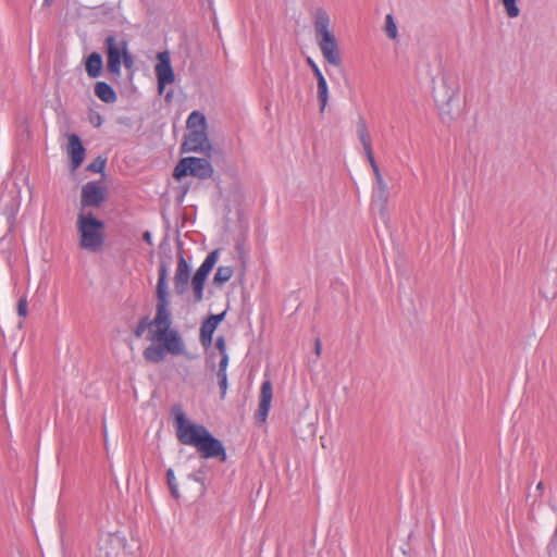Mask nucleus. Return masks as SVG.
Returning a JSON list of instances; mask_svg holds the SVG:
<instances>
[{"mask_svg": "<svg viewBox=\"0 0 557 557\" xmlns=\"http://www.w3.org/2000/svg\"><path fill=\"white\" fill-rule=\"evenodd\" d=\"M171 413L176 437L181 444L195 447L201 458L226 461L227 454L223 443L214 437L205 425L190 422L181 405H174Z\"/></svg>", "mask_w": 557, "mask_h": 557, "instance_id": "obj_1", "label": "nucleus"}, {"mask_svg": "<svg viewBox=\"0 0 557 557\" xmlns=\"http://www.w3.org/2000/svg\"><path fill=\"white\" fill-rule=\"evenodd\" d=\"M104 227V222L92 212L79 210L76 221L79 248L88 252L101 251L106 242Z\"/></svg>", "mask_w": 557, "mask_h": 557, "instance_id": "obj_2", "label": "nucleus"}, {"mask_svg": "<svg viewBox=\"0 0 557 557\" xmlns=\"http://www.w3.org/2000/svg\"><path fill=\"white\" fill-rule=\"evenodd\" d=\"M330 15L327 12L318 8L314 12V33L318 46L325 61L334 66L342 64L341 52L335 35L329 29Z\"/></svg>", "mask_w": 557, "mask_h": 557, "instance_id": "obj_3", "label": "nucleus"}, {"mask_svg": "<svg viewBox=\"0 0 557 557\" xmlns=\"http://www.w3.org/2000/svg\"><path fill=\"white\" fill-rule=\"evenodd\" d=\"M158 283H157V306H156V315L153 318L152 324L156 330H164L171 327L172 325V314L170 310V300H169V292H168V275H169V263L165 261H161L158 271Z\"/></svg>", "mask_w": 557, "mask_h": 557, "instance_id": "obj_4", "label": "nucleus"}, {"mask_svg": "<svg viewBox=\"0 0 557 557\" xmlns=\"http://www.w3.org/2000/svg\"><path fill=\"white\" fill-rule=\"evenodd\" d=\"M458 83L446 75L442 77V85L433 89L434 100L440 106L444 122L453 121L459 114Z\"/></svg>", "mask_w": 557, "mask_h": 557, "instance_id": "obj_5", "label": "nucleus"}, {"mask_svg": "<svg viewBox=\"0 0 557 557\" xmlns=\"http://www.w3.org/2000/svg\"><path fill=\"white\" fill-rule=\"evenodd\" d=\"M213 166L205 158L186 157L176 164L173 176L181 181L187 175L195 176L200 180L210 178L213 175Z\"/></svg>", "mask_w": 557, "mask_h": 557, "instance_id": "obj_6", "label": "nucleus"}, {"mask_svg": "<svg viewBox=\"0 0 557 557\" xmlns=\"http://www.w3.org/2000/svg\"><path fill=\"white\" fill-rule=\"evenodd\" d=\"M106 54H107V71L111 75H121L122 57L127 50V41L121 38L120 40L115 35L110 34L104 40Z\"/></svg>", "mask_w": 557, "mask_h": 557, "instance_id": "obj_7", "label": "nucleus"}, {"mask_svg": "<svg viewBox=\"0 0 557 557\" xmlns=\"http://www.w3.org/2000/svg\"><path fill=\"white\" fill-rule=\"evenodd\" d=\"M150 341L162 343L166 352L178 356L184 355L186 347L184 341L177 330L168 329L151 331L147 337Z\"/></svg>", "mask_w": 557, "mask_h": 557, "instance_id": "obj_8", "label": "nucleus"}, {"mask_svg": "<svg viewBox=\"0 0 557 557\" xmlns=\"http://www.w3.org/2000/svg\"><path fill=\"white\" fill-rule=\"evenodd\" d=\"M219 250L211 251L198 268L191 278V286L194 292L195 302H200L203 299V287L209 273L214 268L218 260Z\"/></svg>", "mask_w": 557, "mask_h": 557, "instance_id": "obj_9", "label": "nucleus"}, {"mask_svg": "<svg viewBox=\"0 0 557 557\" xmlns=\"http://www.w3.org/2000/svg\"><path fill=\"white\" fill-rule=\"evenodd\" d=\"M375 177V188L373 190L372 195V203L374 207H376L380 211V214L385 218L386 215V206L389 198V190L386 185V183L383 180V176L381 174L380 168L376 163V161L369 162Z\"/></svg>", "mask_w": 557, "mask_h": 557, "instance_id": "obj_10", "label": "nucleus"}, {"mask_svg": "<svg viewBox=\"0 0 557 557\" xmlns=\"http://www.w3.org/2000/svg\"><path fill=\"white\" fill-rule=\"evenodd\" d=\"M107 199V189L97 182H88L82 187L81 210L100 208Z\"/></svg>", "mask_w": 557, "mask_h": 557, "instance_id": "obj_11", "label": "nucleus"}, {"mask_svg": "<svg viewBox=\"0 0 557 557\" xmlns=\"http://www.w3.org/2000/svg\"><path fill=\"white\" fill-rule=\"evenodd\" d=\"M182 152H199L209 154L212 146L207 132H187L182 144Z\"/></svg>", "mask_w": 557, "mask_h": 557, "instance_id": "obj_12", "label": "nucleus"}, {"mask_svg": "<svg viewBox=\"0 0 557 557\" xmlns=\"http://www.w3.org/2000/svg\"><path fill=\"white\" fill-rule=\"evenodd\" d=\"M156 75L158 79L159 92L162 94L165 85L172 84L175 79V75L171 65L170 54L168 51H163L158 54Z\"/></svg>", "mask_w": 557, "mask_h": 557, "instance_id": "obj_13", "label": "nucleus"}, {"mask_svg": "<svg viewBox=\"0 0 557 557\" xmlns=\"http://www.w3.org/2000/svg\"><path fill=\"white\" fill-rule=\"evenodd\" d=\"M190 267L184 257L183 249L177 251V267L174 275V289L177 295H184L188 289Z\"/></svg>", "mask_w": 557, "mask_h": 557, "instance_id": "obj_14", "label": "nucleus"}, {"mask_svg": "<svg viewBox=\"0 0 557 557\" xmlns=\"http://www.w3.org/2000/svg\"><path fill=\"white\" fill-rule=\"evenodd\" d=\"M272 397H273L272 383L270 380H265L261 384L260 401H259L258 409L255 413V419L258 424H262L265 422L269 411H270Z\"/></svg>", "mask_w": 557, "mask_h": 557, "instance_id": "obj_15", "label": "nucleus"}, {"mask_svg": "<svg viewBox=\"0 0 557 557\" xmlns=\"http://www.w3.org/2000/svg\"><path fill=\"white\" fill-rule=\"evenodd\" d=\"M85 148L78 135L72 134L69 136V156L73 169H77L84 161Z\"/></svg>", "mask_w": 557, "mask_h": 557, "instance_id": "obj_16", "label": "nucleus"}, {"mask_svg": "<svg viewBox=\"0 0 557 557\" xmlns=\"http://www.w3.org/2000/svg\"><path fill=\"white\" fill-rule=\"evenodd\" d=\"M357 133H358V137L362 144L363 151L367 156L368 161L369 162L374 161L375 159H374V156L372 152L370 134L368 132L367 123H366L364 119L361 116L359 117V120L357 122Z\"/></svg>", "mask_w": 557, "mask_h": 557, "instance_id": "obj_17", "label": "nucleus"}, {"mask_svg": "<svg viewBox=\"0 0 557 557\" xmlns=\"http://www.w3.org/2000/svg\"><path fill=\"white\" fill-rule=\"evenodd\" d=\"M20 209V201L16 198H11L3 208L2 216L5 220L7 232L10 233L14 230L16 222V214Z\"/></svg>", "mask_w": 557, "mask_h": 557, "instance_id": "obj_18", "label": "nucleus"}, {"mask_svg": "<svg viewBox=\"0 0 557 557\" xmlns=\"http://www.w3.org/2000/svg\"><path fill=\"white\" fill-rule=\"evenodd\" d=\"M103 66L102 57L99 52H91L85 61V70L90 78L100 76Z\"/></svg>", "mask_w": 557, "mask_h": 557, "instance_id": "obj_19", "label": "nucleus"}, {"mask_svg": "<svg viewBox=\"0 0 557 557\" xmlns=\"http://www.w3.org/2000/svg\"><path fill=\"white\" fill-rule=\"evenodd\" d=\"M166 354L163 345L151 344L144 349L143 357L149 363H160L165 359Z\"/></svg>", "mask_w": 557, "mask_h": 557, "instance_id": "obj_20", "label": "nucleus"}, {"mask_svg": "<svg viewBox=\"0 0 557 557\" xmlns=\"http://www.w3.org/2000/svg\"><path fill=\"white\" fill-rule=\"evenodd\" d=\"M95 95L106 103H113L117 99L115 90L106 82L95 84Z\"/></svg>", "mask_w": 557, "mask_h": 557, "instance_id": "obj_21", "label": "nucleus"}, {"mask_svg": "<svg viewBox=\"0 0 557 557\" xmlns=\"http://www.w3.org/2000/svg\"><path fill=\"white\" fill-rule=\"evenodd\" d=\"M207 120L203 113L200 111H193L186 122L188 132H207Z\"/></svg>", "mask_w": 557, "mask_h": 557, "instance_id": "obj_22", "label": "nucleus"}, {"mask_svg": "<svg viewBox=\"0 0 557 557\" xmlns=\"http://www.w3.org/2000/svg\"><path fill=\"white\" fill-rule=\"evenodd\" d=\"M317 94L320 102V112H323L329 101V88L325 77H319L317 79Z\"/></svg>", "mask_w": 557, "mask_h": 557, "instance_id": "obj_23", "label": "nucleus"}, {"mask_svg": "<svg viewBox=\"0 0 557 557\" xmlns=\"http://www.w3.org/2000/svg\"><path fill=\"white\" fill-rule=\"evenodd\" d=\"M216 326L211 324L208 320H205L200 326V343L203 347H208L212 343V336Z\"/></svg>", "mask_w": 557, "mask_h": 557, "instance_id": "obj_24", "label": "nucleus"}, {"mask_svg": "<svg viewBox=\"0 0 557 557\" xmlns=\"http://www.w3.org/2000/svg\"><path fill=\"white\" fill-rule=\"evenodd\" d=\"M234 274V270L232 267H219L213 277V284L216 286H222L224 283L228 282Z\"/></svg>", "mask_w": 557, "mask_h": 557, "instance_id": "obj_25", "label": "nucleus"}, {"mask_svg": "<svg viewBox=\"0 0 557 557\" xmlns=\"http://www.w3.org/2000/svg\"><path fill=\"white\" fill-rule=\"evenodd\" d=\"M504 7V10L508 17L515 18L520 14V9L517 5L518 0H500Z\"/></svg>", "mask_w": 557, "mask_h": 557, "instance_id": "obj_26", "label": "nucleus"}, {"mask_svg": "<svg viewBox=\"0 0 557 557\" xmlns=\"http://www.w3.org/2000/svg\"><path fill=\"white\" fill-rule=\"evenodd\" d=\"M152 326H153L152 321L149 319L148 315H145L139 319V321L134 330V335L137 338H140L144 335V333L146 332V330L151 329Z\"/></svg>", "mask_w": 557, "mask_h": 557, "instance_id": "obj_27", "label": "nucleus"}, {"mask_svg": "<svg viewBox=\"0 0 557 557\" xmlns=\"http://www.w3.org/2000/svg\"><path fill=\"white\" fill-rule=\"evenodd\" d=\"M166 483H168V486L170 488L171 495L175 499H178L180 498V493H178V488H177V483H176V479H175V475H174V471L171 468L168 469V471H166Z\"/></svg>", "mask_w": 557, "mask_h": 557, "instance_id": "obj_28", "label": "nucleus"}, {"mask_svg": "<svg viewBox=\"0 0 557 557\" xmlns=\"http://www.w3.org/2000/svg\"><path fill=\"white\" fill-rule=\"evenodd\" d=\"M385 33L392 39H395L397 37V35H398L397 26H396V23H395L394 17H393L392 14H387L386 15V18H385Z\"/></svg>", "mask_w": 557, "mask_h": 557, "instance_id": "obj_29", "label": "nucleus"}, {"mask_svg": "<svg viewBox=\"0 0 557 557\" xmlns=\"http://www.w3.org/2000/svg\"><path fill=\"white\" fill-rule=\"evenodd\" d=\"M107 164V159L97 157L91 163L87 165V170L94 173H102Z\"/></svg>", "mask_w": 557, "mask_h": 557, "instance_id": "obj_30", "label": "nucleus"}, {"mask_svg": "<svg viewBox=\"0 0 557 557\" xmlns=\"http://www.w3.org/2000/svg\"><path fill=\"white\" fill-rule=\"evenodd\" d=\"M216 376H218V383H219V386L221 389V396L223 398L225 396L226 389H227V374H226V372L218 371Z\"/></svg>", "mask_w": 557, "mask_h": 557, "instance_id": "obj_31", "label": "nucleus"}, {"mask_svg": "<svg viewBox=\"0 0 557 557\" xmlns=\"http://www.w3.org/2000/svg\"><path fill=\"white\" fill-rule=\"evenodd\" d=\"M28 313V304L26 297H21L17 301V314L21 318H26Z\"/></svg>", "mask_w": 557, "mask_h": 557, "instance_id": "obj_32", "label": "nucleus"}, {"mask_svg": "<svg viewBox=\"0 0 557 557\" xmlns=\"http://www.w3.org/2000/svg\"><path fill=\"white\" fill-rule=\"evenodd\" d=\"M307 63L311 67L314 77L318 79L319 77H324L321 70L319 69L318 64L310 58H307Z\"/></svg>", "mask_w": 557, "mask_h": 557, "instance_id": "obj_33", "label": "nucleus"}, {"mask_svg": "<svg viewBox=\"0 0 557 557\" xmlns=\"http://www.w3.org/2000/svg\"><path fill=\"white\" fill-rule=\"evenodd\" d=\"M226 311H223L219 314H210L206 320L211 322L214 326L218 327L219 323L222 322L225 318Z\"/></svg>", "mask_w": 557, "mask_h": 557, "instance_id": "obj_34", "label": "nucleus"}, {"mask_svg": "<svg viewBox=\"0 0 557 557\" xmlns=\"http://www.w3.org/2000/svg\"><path fill=\"white\" fill-rule=\"evenodd\" d=\"M122 62L126 69H131L134 65V58L129 53L128 49L125 51V54L122 57Z\"/></svg>", "mask_w": 557, "mask_h": 557, "instance_id": "obj_35", "label": "nucleus"}, {"mask_svg": "<svg viewBox=\"0 0 557 557\" xmlns=\"http://www.w3.org/2000/svg\"><path fill=\"white\" fill-rule=\"evenodd\" d=\"M89 122L95 126V127H100L101 124L103 123V119L102 116L99 114V113H91L89 115Z\"/></svg>", "mask_w": 557, "mask_h": 557, "instance_id": "obj_36", "label": "nucleus"}, {"mask_svg": "<svg viewBox=\"0 0 557 557\" xmlns=\"http://www.w3.org/2000/svg\"><path fill=\"white\" fill-rule=\"evenodd\" d=\"M227 364H228V355H227V352L221 354V360L219 362V370L218 371L226 372Z\"/></svg>", "mask_w": 557, "mask_h": 557, "instance_id": "obj_37", "label": "nucleus"}, {"mask_svg": "<svg viewBox=\"0 0 557 557\" xmlns=\"http://www.w3.org/2000/svg\"><path fill=\"white\" fill-rule=\"evenodd\" d=\"M215 346L219 349L220 354L226 352L225 338L223 336H219L216 338Z\"/></svg>", "mask_w": 557, "mask_h": 557, "instance_id": "obj_38", "label": "nucleus"}, {"mask_svg": "<svg viewBox=\"0 0 557 557\" xmlns=\"http://www.w3.org/2000/svg\"><path fill=\"white\" fill-rule=\"evenodd\" d=\"M321 350H322L321 341H320V338H315V341H314V352H315V355L318 357L321 355Z\"/></svg>", "mask_w": 557, "mask_h": 557, "instance_id": "obj_39", "label": "nucleus"}, {"mask_svg": "<svg viewBox=\"0 0 557 557\" xmlns=\"http://www.w3.org/2000/svg\"><path fill=\"white\" fill-rule=\"evenodd\" d=\"M143 239H144L148 245H152V236H151V233H150L149 231L144 232V234H143Z\"/></svg>", "mask_w": 557, "mask_h": 557, "instance_id": "obj_40", "label": "nucleus"}, {"mask_svg": "<svg viewBox=\"0 0 557 557\" xmlns=\"http://www.w3.org/2000/svg\"><path fill=\"white\" fill-rule=\"evenodd\" d=\"M235 248H236V250L238 251V253L242 256V255H243V252H244V244H243V243L237 242V243H236Z\"/></svg>", "mask_w": 557, "mask_h": 557, "instance_id": "obj_41", "label": "nucleus"}, {"mask_svg": "<svg viewBox=\"0 0 557 557\" xmlns=\"http://www.w3.org/2000/svg\"><path fill=\"white\" fill-rule=\"evenodd\" d=\"M189 478H191L196 482H199V483L203 484L202 479L200 478L199 473L190 474Z\"/></svg>", "mask_w": 557, "mask_h": 557, "instance_id": "obj_42", "label": "nucleus"}, {"mask_svg": "<svg viewBox=\"0 0 557 557\" xmlns=\"http://www.w3.org/2000/svg\"><path fill=\"white\" fill-rule=\"evenodd\" d=\"M53 0H44L42 5L44 7H50L52 4Z\"/></svg>", "mask_w": 557, "mask_h": 557, "instance_id": "obj_43", "label": "nucleus"}, {"mask_svg": "<svg viewBox=\"0 0 557 557\" xmlns=\"http://www.w3.org/2000/svg\"><path fill=\"white\" fill-rule=\"evenodd\" d=\"M543 487H544L543 482H540V483L536 485V490H537V491H542V490H543Z\"/></svg>", "mask_w": 557, "mask_h": 557, "instance_id": "obj_44", "label": "nucleus"}, {"mask_svg": "<svg viewBox=\"0 0 557 557\" xmlns=\"http://www.w3.org/2000/svg\"><path fill=\"white\" fill-rule=\"evenodd\" d=\"M107 557H117V554L112 555L110 552H107Z\"/></svg>", "mask_w": 557, "mask_h": 557, "instance_id": "obj_45", "label": "nucleus"}, {"mask_svg": "<svg viewBox=\"0 0 557 557\" xmlns=\"http://www.w3.org/2000/svg\"><path fill=\"white\" fill-rule=\"evenodd\" d=\"M114 541L120 542V541H119V539H112V537H111V539L109 540V542H110V543H112V542H114Z\"/></svg>", "mask_w": 557, "mask_h": 557, "instance_id": "obj_46", "label": "nucleus"}, {"mask_svg": "<svg viewBox=\"0 0 557 557\" xmlns=\"http://www.w3.org/2000/svg\"><path fill=\"white\" fill-rule=\"evenodd\" d=\"M103 434H104V438L107 437V429L106 426H103Z\"/></svg>", "mask_w": 557, "mask_h": 557, "instance_id": "obj_47", "label": "nucleus"}]
</instances>
